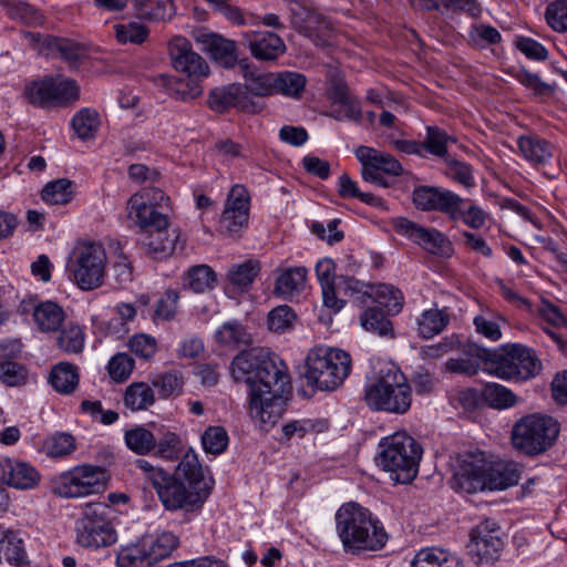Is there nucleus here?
<instances>
[{"mask_svg": "<svg viewBox=\"0 0 567 567\" xmlns=\"http://www.w3.org/2000/svg\"><path fill=\"white\" fill-rule=\"evenodd\" d=\"M285 362L270 349L250 348V417L268 432L281 417L291 396Z\"/></svg>", "mask_w": 567, "mask_h": 567, "instance_id": "obj_1", "label": "nucleus"}, {"mask_svg": "<svg viewBox=\"0 0 567 567\" xmlns=\"http://www.w3.org/2000/svg\"><path fill=\"white\" fill-rule=\"evenodd\" d=\"M209 471L200 464L197 454L189 449L173 474L166 473L155 488L167 511L193 512L203 506L214 487Z\"/></svg>", "mask_w": 567, "mask_h": 567, "instance_id": "obj_2", "label": "nucleus"}, {"mask_svg": "<svg viewBox=\"0 0 567 567\" xmlns=\"http://www.w3.org/2000/svg\"><path fill=\"white\" fill-rule=\"evenodd\" d=\"M336 530L344 551L353 555L380 550L388 542V534L379 518L354 502L337 511Z\"/></svg>", "mask_w": 567, "mask_h": 567, "instance_id": "obj_3", "label": "nucleus"}, {"mask_svg": "<svg viewBox=\"0 0 567 567\" xmlns=\"http://www.w3.org/2000/svg\"><path fill=\"white\" fill-rule=\"evenodd\" d=\"M363 400L372 411L403 415L412 404V388L399 367L381 363L367 378Z\"/></svg>", "mask_w": 567, "mask_h": 567, "instance_id": "obj_4", "label": "nucleus"}, {"mask_svg": "<svg viewBox=\"0 0 567 567\" xmlns=\"http://www.w3.org/2000/svg\"><path fill=\"white\" fill-rule=\"evenodd\" d=\"M421 444L406 432H395L379 443L378 464L398 483H410L417 474L422 458Z\"/></svg>", "mask_w": 567, "mask_h": 567, "instance_id": "obj_5", "label": "nucleus"}, {"mask_svg": "<svg viewBox=\"0 0 567 567\" xmlns=\"http://www.w3.org/2000/svg\"><path fill=\"white\" fill-rule=\"evenodd\" d=\"M351 363V357L346 351L319 346L308 352L303 377L307 384L316 390L333 391L350 374Z\"/></svg>", "mask_w": 567, "mask_h": 567, "instance_id": "obj_6", "label": "nucleus"}, {"mask_svg": "<svg viewBox=\"0 0 567 567\" xmlns=\"http://www.w3.org/2000/svg\"><path fill=\"white\" fill-rule=\"evenodd\" d=\"M560 423L550 415L532 413L517 420L512 427L513 447L528 456L548 451L556 443Z\"/></svg>", "mask_w": 567, "mask_h": 567, "instance_id": "obj_7", "label": "nucleus"}, {"mask_svg": "<svg viewBox=\"0 0 567 567\" xmlns=\"http://www.w3.org/2000/svg\"><path fill=\"white\" fill-rule=\"evenodd\" d=\"M478 357L488 364L492 374L504 380H527L542 370V362L535 352L517 343L495 351L482 349Z\"/></svg>", "mask_w": 567, "mask_h": 567, "instance_id": "obj_8", "label": "nucleus"}, {"mask_svg": "<svg viewBox=\"0 0 567 567\" xmlns=\"http://www.w3.org/2000/svg\"><path fill=\"white\" fill-rule=\"evenodd\" d=\"M111 512V507L104 503L85 504L76 520V544L90 549L115 544L117 533L110 517Z\"/></svg>", "mask_w": 567, "mask_h": 567, "instance_id": "obj_9", "label": "nucleus"}, {"mask_svg": "<svg viewBox=\"0 0 567 567\" xmlns=\"http://www.w3.org/2000/svg\"><path fill=\"white\" fill-rule=\"evenodd\" d=\"M105 265L104 247L101 244L83 243L73 249L68 262V271L80 289L90 291L103 285Z\"/></svg>", "mask_w": 567, "mask_h": 567, "instance_id": "obj_10", "label": "nucleus"}, {"mask_svg": "<svg viewBox=\"0 0 567 567\" xmlns=\"http://www.w3.org/2000/svg\"><path fill=\"white\" fill-rule=\"evenodd\" d=\"M106 486V472L100 466L82 465L62 473L53 484L55 494L62 497H82L97 494Z\"/></svg>", "mask_w": 567, "mask_h": 567, "instance_id": "obj_11", "label": "nucleus"}, {"mask_svg": "<svg viewBox=\"0 0 567 567\" xmlns=\"http://www.w3.org/2000/svg\"><path fill=\"white\" fill-rule=\"evenodd\" d=\"M392 227L396 234L419 245L431 255L450 258L454 252L449 238L435 228L423 227L405 217L393 218Z\"/></svg>", "mask_w": 567, "mask_h": 567, "instance_id": "obj_12", "label": "nucleus"}, {"mask_svg": "<svg viewBox=\"0 0 567 567\" xmlns=\"http://www.w3.org/2000/svg\"><path fill=\"white\" fill-rule=\"evenodd\" d=\"M355 156L362 164V178L381 187L390 185L384 175L400 176L403 172V167L396 158L372 147L359 146Z\"/></svg>", "mask_w": 567, "mask_h": 567, "instance_id": "obj_13", "label": "nucleus"}, {"mask_svg": "<svg viewBox=\"0 0 567 567\" xmlns=\"http://www.w3.org/2000/svg\"><path fill=\"white\" fill-rule=\"evenodd\" d=\"M169 198L165 193L155 187H144L135 193L127 202L128 215L134 218L136 225L148 224L150 220L164 226L167 215L158 209L168 207Z\"/></svg>", "mask_w": 567, "mask_h": 567, "instance_id": "obj_14", "label": "nucleus"}, {"mask_svg": "<svg viewBox=\"0 0 567 567\" xmlns=\"http://www.w3.org/2000/svg\"><path fill=\"white\" fill-rule=\"evenodd\" d=\"M25 93L30 103L48 106L76 100L79 87L76 82L71 79L62 76L45 78L31 83Z\"/></svg>", "mask_w": 567, "mask_h": 567, "instance_id": "obj_15", "label": "nucleus"}, {"mask_svg": "<svg viewBox=\"0 0 567 567\" xmlns=\"http://www.w3.org/2000/svg\"><path fill=\"white\" fill-rule=\"evenodd\" d=\"M248 226V189L245 185H234L226 198L219 218V227L224 234L238 238Z\"/></svg>", "mask_w": 567, "mask_h": 567, "instance_id": "obj_16", "label": "nucleus"}, {"mask_svg": "<svg viewBox=\"0 0 567 567\" xmlns=\"http://www.w3.org/2000/svg\"><path fill=\"white\" fill-rule=\"evenodd\" d=\"M24 37L41 54L59 55L71 66H76L87 54L84 45L69 39L33 32H27Z\"/></svg>", "mask_w": 567, "mask_h": 567, "instance_id": "obj_17", "label": "nucleus"}, {"mask_svg": "<svg viewBox=\"0 0 567 567\" xmlns=\"http://www.w3.org/2000/svg\"><path fill=\"white\" fill-rule=\"evenodd\" d=\"M168 54L173 68L189 78H206L209 68L206 61L193 50L192 43L182 35L173 37L168 42Z\"/></svg>", "mask_w": 567, "mask_h": 567, "instance_id": "obj_18", "label": "nucleus"}, {"mask_svg": "<svg viewBox=\"0 0 567 567\" xmlns=\"http://www.w3.org/2000/svg\"><path fill=\"white\" fill-rule=\"evenodd\" d=\"M137 226L142 229L140 238L141 245L153 258L162 259L174 251L178 233L176 229L169 231L168 218H166L164 226L157 225V223L153 220H150L148 224Z\"/></svg>", "mask_w": 567, "mask_h": 567, "instance_id": "obj_19", "label": "nucleus"}, {"mask_svg": "<svg viewBox=\"0 0 567 567\" xmlns=\"http://www.w3.org/2000/svg\"><path fill=\"white\" fill-rule=\"evenodd\" d=\"M503 540L499 536V528L494 522H483L471 533L468 551L478 558L480 561H494L499 557L503 548Z\"/></svg>", "mask_w": 567, "mask_h": 567, "instance_id": "obj_20", "label": "nucleus"}, {"mask_svg": "<svg viewBox=\"0 0 567 567\" xmlns=\"http://www.w3.org/2000/svg\"><path fill=\"white\" fill-rule=\"evenodd\" d=\"M486 460L470 455L463 458L454 472L453 487L456 491L473 494L486 489Z\"/></svg>", "mask_w": 567, "mask_h": 567, "instance_id": "obj_21", "label": "nucleus"}, {"mask_svg": "<svg viewBox=\"0 0 567 567\" xmlns=\"http://www.w3.org/2000/svg\"><path fill=\"white\" fill-rule=\"evenodd\" d=\"M412 202L423 212L439 210L445 215L454 214L461 197L455 193L434 186H419L413 190Z\"/></svg>", "mask_w": 567, "mask_h": 567, "instance_id": "obj_22", "label": "nucleus"}, {"mask_svg": "<svg viewBox=\"0 0 567 567\" xmlns=\"http://www.w3.org/2000/svg\"><path fill=\"white\" fill-rule=\"evenodd\" d=\"M41 475L29 463L14 458L0 460V481L17 489H32L40 483Z\"/></svg>", "mask_w": 567, "mask_h": 567, "instance_id": "obj_23", "label": "nucleus"}, {"mask_svg": "<svg viewBox=\"0 0 567 567\" xmlns=\"http://www.w3.org/2000/svg\"><path fill=\"white\" fill-rule=\"evenodd\" d=\"M194 38L202 49L221 66L230 69L237 64L238 53L234 41L205 31L196 32Z\"/></svg>", "mask_w": 567, "mask_h": 567, "instance_id": "obj_24", "label": "nucleus"}, {"mask_svg": "<svg viewBox=\"0 0 567 567\" xmlns=\"http://www.w3.org/2000/svg\"><path fill=\"white\" fill-rule=\"evenodd\" d=\"M486 489L503 491L517 485L522 468L513 462H497L491 464L486 461Z\"/></svg>", "mask_w": 567, "mask_h": 567, "instance_id": "obj_25", "label": "nucleus"}, {"mask_svg": "<svg viewBox=\"0 0 567 567\" xmlns=\"http://www.w3.org/2000/svg\"><path fill=\"white\" fill-rule=\"evenodd\" d=\"M247 85L229 84L214 89L208 96L209 107L217 113H223L229 107H246Z\"/></svg>", "mask_w": 567, "mask_h": 567, "instance_id": "obj_26", "label": "nucleus"}, {"mask_svg": "<svg viewBox=\"0 0 567 567\" xmlns=\"http://www.w3.org/2000/svg\"><path fill=\"white\" fill-rule=\"evenodd\" d=\"M517 144L523 157L534 166H544L554 158V146L538 136H520Z\"/></svg>", "mask_w": 567, "mask_h": 567, "instance_id": "obj_27", "label": "nucleus"}, {"mask_svg": "<svg viewBox=\"0 0 567 567\" xmlns=\"http://www.w3.org/2000/svg\"><path fill=\"white\" fill-rule=\"evenodd\" d=\"M327 95L332 103L340 104L346 110L343 116L333 114L336 120L348 118L357 122L361 120L359 102L350 95L349 89L342 79L336 78L331 80Z\"/></svg>", "mask_w": 567, "mask_h": 567, "instance_id": "obj_28", "label": "nucleus"}, {"mask_svg": "<svg viewBox=\"0 0 567 567\" xmlns=\"http://www.w3.org/2000/svg\"><path fill=\"white\" fill-rule=\"evenodd\" d=\"M218 281L216 271L208 265L190 267L183 277L185 288L195 293H205L215 289Z\"/></svg>", "mask_w": 567, "mask_h": 567, "instance_id": "obj_29", "label": "nucleus"}, {"mask_svg": "<svg viewBox=\"0 0 567 567\" xmlns=\"http://www.w3.org/2000/svg\"><path fill=\"white\" fill-rule=\"evenodd\" d=\"M285 51L284 41L274 32L256 33L250 40V53L258 60L274 61Z\"/></svg>", "mask_w": 567, "mask_h": 567, "instance_id": "obj_30", "label": "nucleus"}, {"mask_svg": "<svg viewBox=\"0 0 567 567\" xmlns=\"http://www.w3.org/2000/svg\"><path fill=\"white\" fill-rule=\"evenodd\" d=\"M34 321L42 332H55L58 331L64 319V310L53 301H44L39 303L33 309Z\"/></svg>", "mask_w": 567, "mask_h": 567, "instance_id": "obj_31", "label": "nucleus"}, {"mask_svg": "<svg viewBox=\"0 0 567 567\" xmlns=\"http://www.w3.org/2000/svg\"><path fill=\"white\" fill-rule=\"evenodd\" d=\"M78 368L70 362H59L50 372L49 382L52 388L62 394H71L79 385Z\"/></svg>", "mask_w": 567, "mask_h": 567, "instance_id": "obj_32", "label": "nucleus"}, {"mask_svg": "<svg viewBox=\"0 0 567 567\" xmlns=\"http://www.w3.org/2000/svg\"><path fill=\"white\" fill-rule=\"evenodd\" d=\"M9 18L30 27L41 25L44 21L43 14L34 6L23 0H0Z\"/></svg>", "mask_w": 567, "mask_h": 567, "instance_id": "obj_33", "label": "nucleus"}, {"mask_svg": "<svg viewBox=\"0 0 567 567\" xmlns=\"http://www.w3.org/2000/svg\"><path fill=\"white\" fill-rule=\"evenodd\" d=\"M215 340L230 350H243L248 346V333L243 323L229 320L216 330Z\"/></svg>", "mask_w": 567, "mask_h": 567, "instance_id": "obj_34", "label": "nucleus"}, {"mask_svg": "<svg viewBox=\"0 0 567 567\" xmlns=\"http://www.w3.org/2000/svg\"><path fill=\"white\" fill-rule=\"evenodd\" d=\"M248 290V261L231 265L224 277V291L227 297L238 300Z\"/></svg>", "mask_w": 567, "mask_h": 567, "instance_id": "obj_35", "label": "nucleus"}, {"mask_svg": "<svg viewBox=\"0 0 567 567\" xmlns=\"http://www.w3.org/2000/svg\"><path fill=\"white\" fill-rule=\"evenodd\" d=\"M123 401L124 405L133 412L147 410L155 402V393L150 384L133 382L126 388Z\"/></svg>", "mask_w": 567, "mask_h": 567, "instance_id": "obj_36", "label": "nucleus"}, {"mask_svg": "<svg viewBox=\"0 0 567 567\" xmlns=\"http://www.w3.org/2000/svg\"><path fill=\"white\" fill-rule=\"evenodd\" d=\"M449 322L450 316L445 310L427 309L416 320L417 332L422 338L429 339L441 333Z\"/></svg>", "mask_w": 567, "mask_h": 567, "instance_id": "obj_37", "label": "nucleus"}, {"mask_svg": "<svg viewBox=\"0 0 567 567\" xmlns=\"http://www.w3.org/2000/svg\"><path fill=\"white\" fill-rule=\"evenodd\" d=\"M154 565L146 543L125 546L116 556L117 567H152Z\"/></svg>", "mask_w": 567, "mask_h": 567, "instance_id": "obj_38", "label": "nucleus"}, {"mask_svg": "<svg viewBox=\"0 0 567 567\" xmlns=\"http://www.w3.org/2000/svg\"><path fill=\"white\" fill-rule=\"evenodd\" d=\"M364 330L380 337H394L393 326L384 311L379 307L367 308L360 316Z\"/></svg>", "mask_w": 567, "mask_h": 567, "instance_id": "obj_39", "label": "nucleus"}, {"mask_svg": "<svg viewBox=\"0 0 567 567\" xmlns=\"http://www.w3.org/2000/svg\"><path fill=\"white\" fill-rule=\"evenodd\" d=\"M411 567H463L457 558L441 548H423L414 556Z\"/></svg>", "mask_w": 567, "mask_h": 567, "instance_id": "obj_40", "label": "nucleus"}, {"mask_svg": "<svg viewBox=\"0 0 567 567\" xmlns=\"http://www.w3.org/2000/svg\"><path fill=\"white\" fill-rule=\"evenodd\" d=\"M307 270L303 267L290 268L284 271L277 279L275 291L281 297H292L299 293L306 286Z\"/></svg>", "mask_w": 567, "mask_h": 567, "instance_id": "obj_41", "label": "nucleus"}, {"mask_svg": "<svg viewBox=\"0 0 567 567\" xmlns=\"http://www.w3.org/2000/svg\"><path fill=\"white\" fill-rule=\"evenodd\" d=\"M307 85V78L302 73L284 71L276 73V94L299 100Z\"/></svg>", "mask_w": 567, "mask_h": 567, "instance_id": "obj_42", "label": "nucleus"}, {"mask_svg": "<svg viewBox=\"0 0 567 567\" xmlns=\"http://www.w3.org/2000/svg\"><path fill=\"white\" fill-rule=\"evenodd\" d=\"M140 16L150 21L171 20L175 14L172 0H134Z\"/></svg>", "mask_w": 567, "mask_h": 567, "instance_id": "obj_43", "label": "nucleus"}, {"mask_svg": "<svg viewBox=\"0 0 567 567\" xmlns=\"http://www.w3.org/2000/svg\"><path fill=\"white\" fill-rule=\"evenodd\" d=\"M74 195V185L68 178H59L48 183L41 193L42 199L51 205H65Z\"/></svg>", "mask_w": 567, "mask_h": 567, "instance_id": "obj_44", "label": "nucleus"}, {"mask_svg": "<svg viewBox=\"0 0 567 567\" xmlns=\"http://www.w3.org/2000/svg\"><path fill=\"white\" fill-rule=\"evenodd\" d=\"M124 439L127 447L138 455H146L156 447L155 435L144 426L127 430Z\"/></svg>", "mask_w": 567, "mask_h": 567, "instance_id": "obj_45", "label": "nucleus"}, {"mask_svg": "<svg viewBox=\"0 0 567 567\" xmlns=\"http://www.w3.org/2000/svg\"><path fill=\"white\" fill-rule=\"evenodd\" d=\"M113 29L115 39L121 44L132 43L140 45L146 41L150 34V29L138 21L117 23Z\"/></svg>", "mask_w": 567, "mask_h": 567, "instance_id": "obj_46", "label": "nucleus"}, {"mask_svg": "<svg viewBox=\"0 0 567 567\" xmlns=\"http://www.w3.org/2000/svg\"><path fill=\"white\" fill-rule=\"evenodd\" d=\"M2 559L14 566H20L25 560L22 539L12 532L0 536V561Z\"/></svg>", "mask_w": 567, "mask_h": 567, "instance_id": "obj_47", "label": "nucleus"}, {"mask_svg": "<svg viewBox=\"0 0 567 567\" xmlns=\"http://www.w3.org/2000/svg\"><path fill=\"white\" fill-rule=\"evenodd\" d=\"M454 214L447 216L452 220L462 219L471 228H481L486 219V214L468 198H462L457 204Z\"/></svg>", "mask_w": 567, "mask_h": 567, "instance_id": "obj_48", "label": "nucleus"}, {"mask_svg": "<svg viewBox=\"0 0 567 567\" xmlns=\"http://www.w3.org/2000/svg\"><path fill=\"white\" fill-rule=\"evenodd\" d=\"M99 126L100 116L93 109H82L72 118V127L81 140L93 137Z\"/></svg>", "mask_w": 567, "mask_h": 567, "instance_id": "obj_49", "label": "nucleus"}, {"mask_svg": "<svg viewBox=\"0 0 567 567\" xmlns=\"http://www.w3.org/2000/svg\"><path fill=\"white\" fill-rule=\"evenodd\" d=\"M484 401L494 409H507L516 404V395L504 385L487 383L482 390Z\"/></svg>", "mask_w": 567, "mask_h": 567, "instance_id": "obj_50", "label": "nucleus"}, {"mask_svg": "<svg viewBox=\"0 0 567 567\" xmlns=\"http://www.w3.org/2000/svg\"><path fill=\"white\" fill-rule=\"evenodd\" d=\"M297 315L293 309L287 305H281L268 312L267 328L270 332L285 333L293 328Z\"/></svg>", "mask_w": 567, "mask_h": 567, "instance_id": "obj_51", "label": "nucleus"}, {"mask_svg": "<svg viewBox=\"0 0 567 567\" xmlns=\"http://www.w3.org/2000/svg\"><path fill=\"white\" fill-rule=\"evenodd\" d=\"M58 347L66 353L78 354L82 352L84 348L83 329L73 322L65 324L58 338Z\"/></svg>", "mask_w": 567, "mask_h": 567, "instance_id": "obj_52", "label": "nucleus"}, {"mask_svg": "<svg viewBox=\"0 0 567 567\" xmlns=\"http://www.w3.org/2000/svg\"><path fill=\"white\" fill-rule=\"evenodd\" d=\"M148 546L154 564L167 558L179 546V536L164 530Z\"/></svg>", "mask_w": 567, "mask_h": 567, "instance_id": "obj_53", "label": "nucleus"}, {"mask_svg": "<svg viewBox=\"0 0 567 567\" xmlns=\"http://www.w3.org/2000/svg\"><path fill=\"white\" fill-rule=\"evenodd\" d=\"M204 451L207 454L220 455L228 446V434L223 426H208L200 437Z\"/></svg>", "mask_w": 567, "mask_h": 567, "instance_id": "obj_54", "label": "nucleus"}, {"mask_svg": "<svg viewBox=\"0 0 567 567\" xmlns=\"http://www.w3.org/2000/svg\"><path fill=\"white\" fill-rule=\"evenodd\" d=\"M454 142L455 140L447 135L443 130L436 126H427L426 137L422 143V148L432 155L443 157L447 153L449 144Z\"/></svg>", "mask_w": 567, "mask_h": 567, "instance_id": "obj_55", "label": "nucleus"}, {"mask_svg": "<svg viewBox=\"0 0 567 567\" xmlns=\"http://www.w3.org/2000/svg\"><path fill=\"white\" fill-rule=\"evenodd\" d=\"M153 386L157 389L162 399L179 395L183 391L184 380L179 372H165L154 378Z\"/></svg>", "mask_w": 567, "mask_h": 567, "instance_id": "obj_56", "label": "nucleus"}, {"mask_svg": "<svg viewBox=\"0 0 567 567\" xmlns=\"http://www.w3.org/2000/svg\"><path fill=\"white\" fill-rule=\"evenodd\" d=\"M134 367L135 362L132 357L124 352L116 353L109 361V375L113 381L122 383L130 378Z\"/></svg>", "mask_w": 567, "mask_h": 567, "instance_id": "obj_57", "label": "nucleus"}, {"mask_svg": "<svg viewBox=\"0 0 567 567\" xmlns=\"http://www.w3.org/2000/svg\"><path fill=\"white\" fill-rule=\"evenodd\" d=\"M276 94V73L250 69V95L266 97Z\"/></svg>", "mask_w": 567, "mask_h": 567, "instance_id": "obj_58", "label": "nucleus"}, {"mask_svg": "<svg viewBox=\"0 0 567 567\" xmlns=\"http://www.w3.org/2000/svg\"><path fill=\"white\" fill-rule=\"evenodd\" d=\"M372 295L381 306L386 307L389 310L399 312L402 308V292L392 285L380 284L373 288Z\"/></svg>", "mask_w": 567, "mask_h": 567, "instance_id": "obj_59", "label": "nucleus"}, {"mask_svg": "<svg viewBox=\"0 0 567 567\" xmlns=\"http://www.w3.org/2000/svg\"><path fill=\"white\" fill-rule=\"evenodd\" d=\"M338 193L342 198H358L369 205H378L380 198L370 193H361L354 181L348 174H342L338 181Z\"/></svg>", "mask_w": 567, "mask_h": 567, "instance_id": "obj_60", "label": "nucleus"}, {"mask_svg": "<svg viewBox=\"0 0 567 567\" xmlns=\"http://www.w3.org/2000/svg\"><path fill=\"white\" fill-rule=\"evenodd\" d=\"M179 295L174 289H168L156 302L153 320H172L177 311Z\"/></svg>", "mask_w": 567, "mask_h": 567, "instance_id": "obj_61", "label": "nucleus"}, {"mask_svg": "<svg viewBox=\"0 0 567 567\" xmlns=\"http://www.w3.org/2000/svg\"><path fill=\"white\" fill-rule=\"evenodd\" d=\"M545 18L556 32L567 31V0H556L547 6Z\"/></svg>", "mask_w": 567, "mask_h": 567, "instance_id": "obj_62", "label": "nucleus"}, {"mask_svg": "<svg viewBox=\"0 0 567 567\" xmlns=\"http://www.w3.org/2000/svg\"><path fill=\"white\" fill-rule=\"evenodd\" d=\"M131 351L144 360L152 359L157 351V340L146 333H137L128 341Z\"/></svg>", "mask_w": 567, "mask_h": 567, "instance_id": "obj_63", "label": "nucleus"}, {"mask_svg": "<svg viewBox=\"0 0 567 567\" xmlns=\"http://www.w3.org/2000/svg\"><path fill=\"white\" fill-rule=\"evenodd\" d=\"M156 454L167 461L177 458L181 449L182 440L174 432L165 433L161 439H156Z\"/></svg>", "mask_w": 567, "mask_h": 567, "instance_id": "obj_64", "label": "nucleus"}]
</instances>
